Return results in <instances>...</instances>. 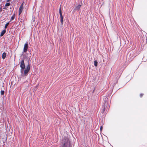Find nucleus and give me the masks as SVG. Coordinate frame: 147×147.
I'll list each match as a JSON object with an SVG mask.
<instances>
[{
  "mask_svg": "<svg viewBox=\"0 0 147 147\" xmlns=\"http://www.w3.org/2000/svg\"><path fill=\"white\" fill-rule=\"evenodd\" d=\"M115 75L116 76H117V77H118L119 75L118 72H117L115 74Z\"/></svg>",
  "mask_w": 147,
  "mask_h": 147,
  "instance_id": "nucleus-15",
  "label": "nucleus"
},
{
  "mask_svg": "<svg viewBox=\"0 0 147 147\" xmlns=\"http://www.w3.org/2000/svg\"><path fill=\"white\" fill-rule=\"evenodd\" d=\"M98 62L96 60H95L94 61V65L96 67L97 66Z\"/></svg>",
  "mask_w": 147,
  "mask_h": 147,
  "instance_id": "nucleus-11",
  "label": "nucleus"
},
{
  "mask_svg": "<svg viewBox=\"0 0 147 147\" xmlns=\"http://www.w3.org/2000/svg\"><path fill=\"white\" fill-rule=\"evenodd\" d=\"M15 14H14L13 15V16L11 17L10 22H11V21H12V20H13L15 18Z\"/></svg>",
  "mask_w": 147,
  "mask_h": 147,
  "instance_id": "nucleus-10",
  "label": "nucleus"
},
{
  "mask_svg": "<svg viewBox=\"0 0 147 147\" xmlns=\"http://www.w3.org/2000/svg\"><path fill=\"white\" fill-rule=\"evenodd\" d=\"M59 14H60V17H62L63 16H62V13L61 8V6H60V7L59 8Z\"/></svg>",
  "mask_w": 147,
  "mask_h": 147,
  "instance_id": "nucleus-8",
  "label": "nucleus"
},
{
  "mask_svg": "<svg viewBox=\"0 0 147 147\" xmlns=\"http://www.w3.org/2000/svg\"><path fill=\"white\" fill-rule=\"evenodd\" d=\"M30 66L29 64L27 66L26 68L25 69L24 71V73L22 75H24V76H26L28 75V71L30 70Z\"/></svg>",
  "mask_w": 147,
  "mask_h": 147,
  "instance_id": "nucleus-2",
  "label": "nucleus"
},
{
  "mask_svg": "<svg viewBox=\"0 0 147 147\" xmlns=\"http://www.w3.org/2000/svg\"><path fill=\"white\" fill-rule=\"evenodd\" d=\"M64 145H65V143H64Z\"/></svg>",
  "mask_w": 147,
  "mask_h": 147,
  "instance_id": "nucleus-19",
  "label": "nucleus"
},
{
  "mask_svg": "<svg viewBox=\"0 0 147 147\" xmlns=\"http://www.w3.org/2000/svg\"><path fill=\"white\" fill-rule=\"evenodd\" d=\"M23 10V3H22L20 6L19 9V16Z\"/></svg>",
  "mask_w": 147,
  "mask_h": 147,
  "instance_id": "nucleus-4",
  "label": "nucleus"
},
{
  "mask_svg": "<svg viewBox=\"0 0 147 147\" xmlns=\"http://www.w3.org/2000/svg\"><path fill=\"white\" fill-rule=\"evenodd\" d=\"M10 5V4L9 3H7L5 5V7H7L9 6Z\"/></svg>",
  "mask_w": 147,
  "mask_h": 147,
  "instance_id": "nucleus-13",
  "label": "nucleus"
},
{
  "mask_svg": "<svg viewBox=\"0 0 147 147\" xmlns=\"http://www.w3.org/2000/svg\"><path fill=\"white\" fill-rule=\"evenodd\" d=\"M10 1V0H7V2H9Z\"/></svg>",
  "mask_w": 147,
  "mask_h": 147,
  "instance_id": "nucleus-18",
  "label": "nucleus"
},
{
  "mask_svg": "<svg viewBox=\"0 0 147 147\" xmlns=\"http://www.w3.org/2000/svg\"><path fill=\"white\" fill-rule=\"evenodd\" d=\"M81 6V5H79L78 6H75L74 10L75 11H79L80 9Z\"/></svg>",
  "mask_w": 147,
  "mask_h": 147,
  "instance_id": "nucleus-5",
  "label": "nucleus"
},
{
  "mask_svg": "<svg viewBox=\"0 0 147 147\" xmlns=\"http://www.w3.org/2000/svg\"><path fill=\"white\" fill-rule=\"evenodd\" d=\"M143 94H140V97H142L143 96Z\"/></svg>",
  "mask_w": 147,
  "mask_h": 147,
  "instance_id": "nucleus-16",
  "label": "nucleus"
},
{
  "mask_svg": "<svg viewBox=\"0 0 147 147\" xmlns=\"http://www.w3.org/2000/svg\"><path fill=\"white\" fill-rule=\"evenodd\" d=\"M6 32V30H3L1 32V34H0V36H3V35Z\"/></svg>",
  "mask_w": 147,
  "mask_h": 147,
  "instance_id": "nucleus-6",
  "label": "nucleus"
},
{
  "mask_svg": "<svg viewBox=\"0 0 147 147\" xmlns=\"http://www.w3.org/2000/svg\"><path fill=\"white\" fill-rule=\"evenodd\" d=\"M6 55H7L6 53L5 52H4L3 53L2 55V59H5L6 56Z\"/></svg>",
  "mask_w": 147,
  "mask_h": 147,
  "instance_id": "nucleus-7",
  "label": "nucleus"
},
{
  "mask_svg": "<svg viewBox=\"0 0 147 147\" xmlns=\"http://www.w3.org/2000/svg\"><path fill=\"white\" fill-rule=\"evenodd\" d=\"M20 67L21 68L20 72L21 74H22L23 73L24 70L25 68V67L24 60L23 59L20 62Z\"/></svg>",
  "mask_w": 147,
  "mask_h": 147,
  "instance_id": "nucleus-1",
  "label": "nucleus"
},
{
  "mask_svg": "<svg viewBox=\"0 0 147 147\" xmlns=\"http://www.w3.org/2000/svg\"><path fill=\"white\" fill-rule=\"evenodd\" d=\"M102 126H101L100 127V131L102 130Z\"/></svg>",
  "mask_w": 147,
  "mask_h": 147,
  "instance_id": "nucleus-17",
  "label": "nucleus"
},
{
  "mask_svg": "<svg viewBox=\"0 0 147 147\" xmlns=\"http://www.w3.org/2000/svg\"><path fill=\"white\" fill-rule=\"evenodd\" d=\"M4 93V91L3 90H1V94L2 95H3Z\"/></svg>",
  "mask_w": 147,
  "mask_h": 147,
  "instance_id": "nucleus-14",
  "label": "nucleus"
},
{
  "mask_svg": "<svg viewBox=\"0 0 147 147\" xmlns=\"http://www.w3.org/2000/svg\"><path fill=\"white\" fill-rule=\"evenodd\" d=\"M28 49V43L27 42L26 43L24 46V47L23 49V53H26L27 51V49Z\"/></svg>",
  "mask_w": 147,
  "mask_h": 147,
  "instance_id": "nucleus-3",
  "label": "nucleus"
},
{
  "mask_svg": "<svg viewBox=\"0 0 147 147\" xmlns=\"http://www.w3.org/2000/svg\"><path fill=\"white\" fill-rule=\"evenodd\" d=\"M9 22H7V23L5 25V29H6L7 28V27L9 25Z\"/></svg>",
  "mask_w": 147,
  "mask_h": 147,
  "instance_id": "nucleus-12",
  "label": "nucleus"
},
{
  "mask_svg": "<svg viewBox=\"0 0 147 147\" xmlns=\"http://www.w3.org/2000/svg\"><path fill=\"white\" fill-rule=\"evenodd\" d=\"M60 21L61 22V24L62 25L63 24V16L62 17H60Z\"/></svg>",
  "mask_w": 147,
  "mask_h": 147,
  "instance_id": "nucleus-9",
  "label": "nucleus"
}]
</instances>
